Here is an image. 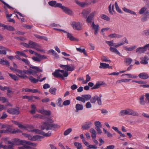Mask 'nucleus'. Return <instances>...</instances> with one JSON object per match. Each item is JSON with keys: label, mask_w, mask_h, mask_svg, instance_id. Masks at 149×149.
Segmentation results:
<instances>
[{"label": "nucleus", "mask_w": 149, "mask_h": 149, "mask_svg": "<svg viewBox=\"0 0 149 149\" xmlns=\"http://www.w3.org/2000/svg\"><path fill=\"white\" fill-rule=\"evenodd\" d=\"M59 66L61 68L66 70L67 71H65L63 70L56 69L54 72L52 73V74L56 78H61L63 80L64 79V77H67L68 76V71L72 72L75 69V67L73 65H70L60 64Z\"/></svg>", "instance_id": "nucleus-1"}, {"label": "nucleus", "mask_w": 149, "mask_h": 149, "mask_svg": "<svg viewBox=\"0 0 149 149\" xmlns=\"http://www.w3.org/2000/svg\"><path fill=\"white\" fill-rule=\"evenodd\" d=\"M47 120H46V122H44L41 126V129L42 130H54L56 128H58L60 127V126L56 124L49 123L47 121Z\"/></svg>", "instance_id": "nucleus-2"}, {"label": "nucleus", "mask_w": 149, "mask_h": 149, "mask_svg": "<svg viewBox=\"0 0 149 149\" xmlns=\"http://www.w3.org/2000/svg\"><path fill=\"white\" fill-rule=\"evenodd\" d=\"M118 115L119 116H122L126 115H132L134 116H139V114L137 112L129 108L121 110Z\"/></svg>", "instance_id": "nucleus-3"}, {"label": "nucleus", "mask_w": 149, "mask_h": 149, "mask_svg": "<svg viewBox=\"0 0 149 149\" xmlns=\"http://www.w3.org/2000/svg\"><path fill=\"white\" fill-rule=\"evenodd\" d=\"M33 117L35 118H37L47 120V121L49 122L53 123L54 121L52 118H49L45 116H43L41 114H36L34 115Z\"/></svg>", "instance_id": "nucleus-4"}, {"label": "nucleus", "mask_w": 149, "mask_h": 149, "mask_svg": "<svg viewBox=\"0 0 149 149\" xmlns=\"http://www.w3.org/2000/svg\"><path fill=\"white\" fill-rule=\"evenodd\" d=\"M32 132H35L36 133L42 135L44 136L49 137L51 136L52 133L51 131H49L47 133H45L44 132L37 129H33L31 131Z\"/></svg>", "instance_id": "nucleus-5"}, {"label": "nucleus", "mask_w": 149, "mask_h": 149, "mask_svg": "<svg viewBox=\"0 0 149 149\" xmlns=\"http://www.w3.org/2000/svg\"><path fill=\"white\" fill-rule=\"evenodd\" d=\"M91 102L92 103H95L97 101L98 104L100 106L102 104V102L101 98L100 97H98L97 95H95L91 99Z\"/></svg>", "instance_id": "nucleus-6"}, {"label": "nucleus", "mask_w": 149, "mask_h": 149, "mask_svg": "<svg viewBox=\"0 0 149 149\" xmlns=\"http://www.w3.org/2000/svg\"><path fill=\"white\" fill-rule=\"evenodd\" d=\"M11 142L13 146L14 145L22 144L23 146L25 145L24 144L26 143V141L23 140H20L18 139H13V141Z\"/></svg>", "instance_id": "nucleus-7"}, {"label": "nucleus", "mask_w": 149, "mask_h": 149, "mask_svg": "<svg viewBox=\"0 0 149 149\" xmlns=\"http://www.w3.org/2000/svg\"><path fill=\"white\" fill-rule=\"evenodd\" d=\"M54 29L58 31H62L64 33H66V36H67L68 38H69L70 40L71 41H73L76 40V39L72 36V35L71 33L67 32L65 31L58 28H54Z\"/></svg>", "instance_id": "nucleus-8"}, {"label": "nucleus", "mask_w": 149, "mask_h": 149, "mask_svg": "<svg viewBox=\"0 0 149 149\" xmlns=\"http://www.w3.org/2000/svg\"><path fill=\"white\" fill-rule=\"evenodd\" d=\"M60 8L62 9L65 13L70 15H73V12L71 9L68 7L62 6V4Z\"/></svg>", "instance_id": "nucleus-9"}, {"label": "nucleus", "mask_w": 149, "mask_h": 149, "mask_svg": "<svg viewBox=\"0 0 149 149\" xmlns=\"http://www.w3.org/2000/svg\"><path fill=\"white\" fill-rule=\"evenodd\" d=\"M71 25L74 29L77 30H80L82 29V27L79 22H73L71 23Z\"/></svg>", "instance_id": "nucleus-10"}, {"label": "nucleus", "mask_w": 149, "mask_h": 149, "mask_svg": "<svg viewBox=\"0 0 149 149\" xmlns=\"http://www.w3.org/2000/svg\"><path fill=\"white\" fill-rule=\"evenodd\" d=\"M91 27L94 30V34L96 35L98 33L100 29V28L99 25L98 24H95L94 23V22L92 23Z\"/></svg>", "instance_id": "nucleus-11"}, {"label": "nucleus", "mask_w": 149, "mask_h": 149, "mask_svg": "<svg viewBox=\"0 0 149 149\" xmlns=\"http://www.w3.org/2000/svg\"><path fill=\"white\" fill-rule=\"evenodd\" d=\"M93 125V123L91 121L86 122L82 126L81 129L84 130H87L90 128Z\"/></svg>", "instance_id": "nucleus-12"}, {"label": "nucleus", "mask_w": 149, "mask_h": 149, "mask_svg": "<svg viewBox=\"0 0 149 149\" xmlns=\"http://www.w3.org/2000/svg\"><path fill=\"white\" fill-rule=\"evenodd\" d=\"M7 111L9 113L12 115H17L19 113V112L18 109L14 108H11L8 109Z\"/></svg>", "instance_id": "nucleus-13"}, {"label": "nucleus", "mask_w": 149, "mask_h": 149, "mask_svg": "<svg viewBox=\"0 0 149 149\" xmlns=\"http://www.w3.org/2000/svg\"><path fill=\"white\" fill-rule=\"evenodd\" d=\"M6 133L16 134L17 132H20L21 130L18 129L13 130V129L7 127L6 129Z\"/></svg>", "instance_id": "nucleus-14"}, {"label": "nucleus", "mask_w": 149, "mask_h": 149, "mask_svg": "<svg viewBox=\"0 0 149 149\" xmlns=\"http://www.w3.org/2000/svg\"><path fill=\"white\" fill-rule=\"evenodd\" d=\"M48 4L49 6L56 8L58 7L60 8L61 5V3H57L55 1H49L48 2Z\"/></svg>", "instance_id": "nucleus-15"}, {"label": "nucleus", "mask_w": 149, "mask_h": 149, "mask_svg": "<svg viewBox=\"0 0 149 149\" xmlns=\"http://www.w3.org/2000/svg\"><path fill=\"white\" fill-rule=\"evenodd\" d=\"M29 43L30 48L35 49L37 47H40V45L32 41L29 40Z\"/></svg>", "instance_id": "nucleus-16"}, {"label": "nucleus", "mask_w": 149, "mask_h": 149, "mask_svg": "<svg viewBox=\"0 0 149 149\" xmlns=\"http://www.w3.org/2000/svg\"><path fill=\"white\" fill-rule=\"evenodd\" d=\"M95 13V11H94L90 14L86 19V21L87 22L90 23L91 22L94 16Z\"/></svg>", "instance_id": "nucleus-17"}, {"label": "nucleus", "mask_w": 149, "mask_h": 149, "mask_svg": "<svg viewBox=\"0 0 149 149\" xmlns=\"http://www.w3.org/2000/svg\"><path fill=\"white\" fill-rule=\"evenodd\" d=\"M75 2L79 6L82 7L87 6L88 5L90 4L91 3V2H89L88 3L83 2H81L77 0H76L75 1Z\"/></svg>", "instance_id": "nucleus-18"}, {"label": "nucleus", "mask_w": 149, "mask_h": 149, "mask_svg": "<svg viewBox=\"0 0 149 149\" xmlns=\"http://www.w3.org/2000/svg\"><path fill=\"white\" fill-rule=\"evenodd\" d=\"M37 111L42 114L45 115L46 116H49L51 114V112L50 111L45 110L43 109H39Z\"/></svg>", "instance_id": "nucleus-19"}, {"label": "nucleus", "mask_w": 149, "mask_h": 149, "mask_svg": "<svg viewBox=\"0 0 149 149\" xmlns=\"http://www.w3.org/2000/svg\"><path fill=\"white\" fill-rule=\"evenodd\" d=\"M15 71L21 74L20 75H17L18 76L21 78L25 79L26 77H28L26 75L23 74V71L22 70L19 69H17Z\"/></svg>", "instance_id": "nucleus-20"}, {"label": "nucleus", "mask_w": 149, "mask_h": 149, "mask_svg": "<svg viewBox=\"0 0 149 149\" xmlns=\"http://www.w3.org/2000/svg\"><path fill=\"white\" fill-rule=\"evenodd\" d=\"M139 77L143 79H148L149 76L148 74L145 72H142L139 74Z\"/></svg>", "instance_id": "nucleus-21"}, {"label": "nucleus", "mask_w": 149, "mask_h": 149, "mask_svg": "<svg viewBox=\"0 0 149 149\" xmlns=\"http://www.w3.org/2000/svg\"><path fill=\"white\" fill-rule=\"evenodd\" d=\"M144 47H140L138 48L136 50V52L139 54L144 53L146 51Z\"/></svg>", "instance_id": "nucleus-22"}, {"label": "nucleus", "mask_w": 149, "mask_h": 149, "mask_svg": "<svg viewBox=\"0 0 149 149\" xmlns=\"http://www.w3.org/2000/svg\"><path fill=\"white\" fill-rule=\"evenodd\" d=\"M29 67L34 70V74H36L39 72H41L42 71V70L40 69L39 67L33 66L32 65H29Z\"/></svg>", "instance_id": "nucleus-23"}, {"label": "nucleus", "mask_w": 149, "mask_h": 149, "mask_svg": "<svg viewBox=\"0 0 149 149\" xmlns=\"http://www.w3.org/2000/svg\"><path fill=\"white\" fill-rule=\"evenodd\" d=\"M99 68H111L112 66H109V65L108 64L100 63Z\"/></svg>", "instance_id": "nucleus-24"}, {"label": "nucleus", "mask_w": 149, "mask_h": 149, "mask_svg": "<svg viewBox=\"0 0 149 149\" xmlns=\"http://www.w3.org/2000/svg\"><path fill=\"white\" fill-rule=\"evenodd\" d=\"M35 55L37 56H33L32 57V59L35 61L38 62H40L41 61L40 58L39 57V54L37 53H35Z\"/></svg>", "instance_id": "nucleus-25"}, {"label": "nucleus", "mask_w": 149, "mask_h": 149, "mask_svg": "<svg viewBox=\"0 0 149 149\" xmlns=\"http://www.w3.org/2000/svg\"><path fill=\"white\" fill-rule=\"evenodd\" d=\"M123 10L126 13H130L131 14L135 15L136 16H137V15L135 12L133 11L130 10L128 9H127L125 7L123 8Z\"/></svg>", "instance_id": "nucleus-26"}, {"label": "nucleus", "mask_w": 149, "mask_h": 149, "mask_svg": "<svg viewBox=\"0 0 149 149\" xmlns=\"http://www.w3.org/2000/svg\"><path fill=\"white\" fill-rule=\"evenodd\" d=\"M8 143L10 145L9 146L2 145V148L6 149H11L13 148V145L11 141H8Z\"/></svg>", "instance_id": "nucleus-27"}, {"label": "nucleus", "mask_w": 149, "mask_h": 149, "mask_svg": "<svg viewBox=\"0 0 149 149\" xmlns=\"http://www.w3.org/2000/svg\"><path fill=\"white\" fill-rule=\"evenodd\" d=\"M141 61H140V63L143 64H146L148 63V61L149 60L148 56H145L144 58H143L142 59L141 58Z\"/></svg>", "instance_id": "nucleus-28"}, {"label": "nucleus", "mask_w": 149, "mask_h": 149, "mask_svg": "<svg viewBox=\"0 0 149 149\" xmlns=\"http://www.w3.org/2000/svg\"><path fill=\"white\" fill-rule=\"evenodd\" d=\"M91 12V9H88L84 10L82 12V14L83 16L85 17H86L87 15Z\"/></svg>", "instance_id": "nucleus-29"}, {"label": "nucleus", "mask_w": 149, "mask_h": 149, "mask_svg": "<svg viewBox=\"0 0 149 149\" xmlns=\"http://www.w3.org/2000/svg\"><path fill=\"white\" fill-rule=\"evenodd\" d=\"M132 59L130 58H125L124 60V63L127 65H130L132 63Z\"/></svg>", "instance_id": "nucleus-30"}, {"label": "nucleus", "mask_w": 149, "mask_h": 149, "mask_svg": "<svg viewBox=\"0 0 149 149\" xmlns=\"http://www.w3.org/2000/svg\"><path fill=\"white\" fill-rule=\"evenodd\" d=\"M123 36L121 35L117 34L116 33L111 34L109 36V37L111 38H120Z\"/></svg>", "instance_id": "nucleus-31"}, {"label": "nucleus", "mask_w": 149, "mask_h": 149, "mask_svg": "<svg viewBox=\"0 0 149 149\" xmlns=\"http://www.w3.org/2000/svg\"><path fill=\"white\" fill-rule=\"evenodd\" d=\"M0 64L3 65H6L8 66H10V63L8 61L6 60H4L0 58Z\"/></svg>", "instance_id": "nucleus-32"}, {"label": "nucleus", "mask_w": 149, "mask_h": 149, "mask_svg": "<svg viewBox=\"0 0 149 149\" xmlns=\"http://www.w3.org/2000/svg\"><path fill=\"white\" fill-rule=\"evenodd\" d=\"M139 103L141 105H144L145 104L144 101V95H143L139 97Z\"/></svg>", "instance_id": "nucleus-33"}, {"label": "nucleus", "mask_w": 149, "mask_h": 149, "mask_svg": "<svg viewBox=\"0 0 149 149\" xmlns=\"http://www.w3.org/2000/svg\"><path fill=\"white\" fill-rule=\"evenodd\" d=\"M31 82L33 83H36L38 82L39 80L34 78L33 76H31L28 77Z\"/></svg>", "instance_id": "nucleus-34"}, {"label": "nucleus", "mask_w": 149, "mask_h": 149, "mask_svg": "<svg viewBox=\"0 0 149 149\" xmlns=\"http://www.w3.org/2000/svg\"><path fill=\"white\" fill-rule=\"evenodd\" d=\"M75 108L76 111L78 112L79 111L83 109V106L82 104H77L76 105Z\"/></svg>", "instance_id": "nucleus-35"}, {"label": "nucleus", "mask_w": 149, "mask_h": 149, "mask_svg": "<svg viewBox=\"0 0 149 149\" xmlns=\"http://www.w3.org/2000/svg\"><path fill=\"white\" fill-rule=\"evenodd\" d=\"M114 4H113L111 5V4L109 6V13L111 15H113V13L112 12H114Z\"/></svg>", "instance_id": "nucleus-36"}, {"label": "nucleus", "mask_w": 149, "mask_h": 149, "mask_svg": "<svg viewBox=\"0 0 149 149\" xmlns=\"http://www.w3.org/2000/svg\"><path fill=\"white\" fill-rule=\"evenodd\" d=\"M109 49L111 52L120 56V53L116 48L112 47H110Z\"/></svg>", "instance_id": "nucleus-37"}, {"label": "nucleus", "mask_w": 149, "mask_h": 149, "mask_svg": "<svg viewBox=\"0 0 149 149\" xmlns=\"http://www.w3.org/2000/svg\"><path fill=\"white\" fill-rule=\"evenodd\" d=\"M100 17L102 19L107 21H109L110 18L108 16L105 14H102L100 15Z\"/></svg>", "instance_id": "nucleus-38"}, {"label": "nucleus", "mask_w": 149, "mask_h": 149, "mask_svg": "<svg viewBox=\"0 0 149 149\" xmlns=\"http://www.w3.org/2000/svg\"><path fill=\"white\" fill-rule=\"evenodd\" d=\"M90 132L92 134L91 136L93 139H95L96 137V132L95 130L91 128L90 130Z\"/></svg>", "instance_id": "nucleus-39"}, {"label": "nucleus", "mask_w": 149, "mask_h": 149, "mask_svg": "<svg viewBox=\"0 0 149 149\" xmlns=\"http://www.w3.org/2000/svg\"><path fill=\"white\" fill-rule=\"evenodd\" d=\"M101 59L103 61L107 62L108 63H110L111 61L107 56H103L101 57Z\"/></svg>", "instance_id": "nucleus-40"}, {"label": "nucleus", "mask_w": 149, "mask_h": 149, "mask_svg": "<svg viewBox=\"0 0 149 149\" xmlns=\"http://www.w3.org/2000/svg\"><path fill=\"white\" fill-rule=\"evenodd\" d=\"M82 96L84 99L85 102V101H88L91 98V96L90 95H83Z\"/></svg>", "instance_id": "nucleus-41"}, {"label": "nucleus", "mask_w": 149, "mask_h": 149, "mask_svg": "<svg viewBox=\"0 0 149 149\" xmlns=\"http://www.w3.org/2000/svg\"><path fill=\"white\" fill-rule=\"evenodd\" d=\"M115 6L116 9V11L119 13H122L123 12L120 8L118 6V3L117 2H115Z\"/></svg>", "instance_id": "nucleus-42"}, {"label": "nucleus", "mask_w": 149, "mask_h": 149, "mask_svg": "<svg viewBox=\"0 0 149 149\" xmlns=\"http://www.w3.org/2000/svg\"><path fill=\"white\" fill-rule=\"evenodd\" d=\"M8 74L15 81H17L18 80V77L15 75L12 74L10 73H8Z\"/></svg>", "instance_id": "nucleus-43"}, {"label": "nucleus", "mask_w": 149, "mask_h": 149, "mask_svg": "<svg viewBox=\"0 0 149 149\" xmlns=\"http://www.w3.org/2000/svg\"><path fill=\"white\" fill-rule=\"evenodd\" d=\"M56 88H51L49 90V92L53 95H56Z\"/></svg>", "instance_id": "nucleus-44"}, {"label": "nucleus", "mask_w": 149, "mask_h": 149, "mask_svg": "<svg viewBox=\"0 0 149 149\" xmlns=\"http://www.w3.org/2000/svg\"><path fill=\"white\" fill-rule=\"evenodd\" d=\"M74 145L77 149H81L82 148L81 144L79 142H74Z\"/></svg>", "instance_id": "nucleus-45"}, {"label": "nucleus", "mask_w": 149, "mask_h": 149, "mask_svg": "<svg viewBox=\"0 0 149 149\" xmlns=\"http://www.w3.org/2000/svg\"><path fill=\"white\" fill-rule=\"evenodd\" d=\"M86 76V80H84L82 81V83L84 84H86L89 81H90L91 79V77L89 76V74H87Z\"/></svg>", "instance_id": "nucleus-46"}, {"label": "nucleus", "mask_w": 149, "mask_h": 149, "mask_svg": "<svg viewBox=\"0 0 149 149\" xmlns=\"http://www.w3.org/2000/svg\"><path fill=\"white\" fill-rule=\"evenodd\" d=\"M43 136H41L40 135H36L34 136V138L35 141L37 140L38 141H40L41 140V139L43 138Z\"/></svg>", "instance_id": "nucleus-47"}, {"label": "nucleus", "mask_w": 149, "mask_h": 149, "mask_svg": "<svg viewBox=\"0 0 149 149\" xmlns=\"http://www.w3.org/2000/svg\"><path fill=\"white\" fill-rule=\"evenodd\" d=\"M131 80L130 79H122L117 81L116 83H119L121 82H127Z\"/></svg>", "instance_id": "nucleus-48"}, {"label": "nucleus", "mask_w": 149, "mask_h": 149, "mask_svg": "<svg viewBox=\"0 0 149 149\" xmlns=\"http://www.w3.org/2000/svg\"><path fill=\"white\" fill-rule=\"evenodd\" d=\"M95 129L99 127H102V125L101 123L99 121H95Z\"/></svg>", "instance_id": "nucleus-49"}, {"label": "nucleus", "mask_w": 149, "mask_h": 149, "mask_svg": "<svg viewBox=\"0 0 149 149\" xmlns=\"http://www.w3.org/2000/svg\"><path fill=\"white\" fill-rule=\"evenodd\" d=\"M76 49L77 51L81 53H83L84 54L86 55V50L85 49H81L80 48H77Z\"/></svg>", "instance_id": "nucleus-50"}, {"label": "nucleus", "mask_w": 149, "mask_h": 149, "mask_svg": "<svg viewBox=\"0 0 149 149\" xmlns=\"http://www.w3.org/2000/svg\"><path fill=\"white\" fill-rule=\"evenodd\" d=\"M97 147L95 145H90L87 146V149H97Z\"/></svg>", "instance_id": "nucleus-51"}, {"label": "nucleus", "mask_w": 149, "mask_h": 149, "mask_svg": "<svg viewBox=\"0 0 149 149\" xmlns=\"http://www.w3.org/2000/svg\"><path fill=\"white\" fill-rule=\"evenodd\" d=\"M136 47V46L134 45L133 46L130 47H126L125 49V50L128 51H132L135 49Z\"/></svg>", "instance_id": "nucleus-52"}, {"label": "nucleus", "mask_w": 149, "mask_h": 149, "mask_svg": "<svg viewBox=\"0 0 149 149\" xmlns=\"http://www.w3.org/2000/svg\"><path fill=\"white\" fill-rule=\"evenodd\" d=\"M21 60L24 62L25 64L29 65H29H31L30 64V62L27 59H26L24 58H21Z\"/></svg>", "instance_id": "nucleus-53"}, {"label": "nucleus", "mask_w": 149, "mask_h": 149, "mask_svg": "<svg viewBox=\"0 0 149 149\" xmlns=\"http://www.w3.org/2000/svg\"><path fill=\"white\" fill-rule=\"evenodd\" d=\"M148 13V12H146L145 14V15H146V16L143 17H142L141 18V20L142 22H145L147 20V17H147V16Z\"/></svg>", "instance_id": "nucleus-54"}, {"label": "nucleus", "mask_w": 149, "mask_h": 149, "mask_svg": "<svg viewBox=\"0 0 149 149\" xmlns=\"http://www.w3.org/2000/svg\"><path fill=\"white\" fill-rule=\"evenodd\" d=\"M72 131L71 128H70L66 130L64 133V135L65 136L68 135Z\"/></svg>", "instance_id": "nucleus-55"}, {"label": "nucleus", "mask_w": 149, "mask_h": 149, "mask_svg": "<svg viewBox=\"0 0 149 149\" xmlns=\"http://www.w3.org/2000/svg\"><path fill=\"white\" fill-rule=\"evenodd\" d=\"M103 130L104 133L107 134L108 137H111L112 136V135L106 130L104 128L103 129Z\"/></svg>", "instance_id": "nucleus-56"}, {"label": "nucleus", "mask_w": 149, "mask_h": 149, "mask_svg": "<svg viewBox=\"0 0 149 149\" xmlns=\"http://www.w3.org/2000/svg\"><path fill=\"white\" fill-rule=\"evenodd\" d=\"M125 75H127L129 76L128 77L129 78H137L138 77L137 76H135L134 75H131V74H122L121 75V77H122L123 76H124Z\"/></svg>", "instance_id": "nucleus-57"}, {"label": "nucleus", "mask_w": 149, "mask_h": 149, "mask_svg": "<svg viewBox=\"0 0 149 149\" xmlns=\"http://www.w3.org/2000/svg\"><path fill=\"white\" fill-rule=\"evenodd\" d=\"M113 40L106 41V43L110 46H114V44L113 43Z\"/></svg>", "instance_id": "nucleus-58"}, {"label": "nucleus", "mask_w": 149, "mask_h": 149, "mask_svg": "<svg viewBox=\"0 0 149 149\" xmlns=\"http://www.w3.org/2000/svg\"><path fill=\"white\" fill-rule=\"evenodd\" d=\"M147 8L145 7L142 8L139 11V13L140 14H143L146 10Z\"/></svg>", "instance_id": "nucleus-59"}, {"label": "nucleus", "mask_w": 149, "mask_h": 149, "mask_svg": "<svg viewBox=\"0 0 149 149\" xmlns=\"http://www.w3.org/2000/svg\"><path fill=\"white\" fill-rule=\"evenodd\" d=\"M70 100H68L65 101L63 103V105L68 106L70 104Z\"/></svg>", "instance_id": "nucleus-60"}, {"label": "nucleus", "mask_w": 149, "mask_h": 149, "mask_svg": "<svg viewBox=\"0 0 149 149\" xmlns=\"http://www.w3.org/2000/svg\"><path fill=\"white\" fill-rule=\"evenodd\" d=\"M76 99L79 101H81L83 103H85L84 99V98L83 97H81L80 96L77 97L76 98Z\"/></svg>", "instance_id": "nucleus-61"}, {"label": "nucleus", "mask_w": 149, "mask_h": 149, "mask_svg": "<svg viewBox=\"0 0 149 149\" xmlns=\"http://www.w3.org/2000/svg\"><path fill=\"white\" fill-rule=\"evenodd\" d=\"M62 99L61 98H59L57 100V105L59 107H62L63 105L61 104Z\"/></svg>", "instance_id": "nucleus-62"}, {"label": "nucleus", "mask_w": 149, "mask_h": 149, "mask_svg": "<svg viewBox=\"0 0 149 149\" xmlns=\"http://www.w3.org/2000/svg\"><path fill=\"white\" fill-rule=\"evenodd\" d=\"M16 54H20L22 56L25 57H27L26 55L23 52H20L19 51H17L16 52Z\"/></svg>", "instance_id": "nucleus-63"}, {"label": "nucleus", "mask_w": 149, "mask_h": 149, "mask_svg": "<svg viewBox=\"0 0 149 149\" xmlns=\"http://www.w3.org/2000/svg\"><path fill=\"white\" fill-rule=\"evenodd\" d=\"M101 85V84L99 83H96L94 86L91 88V89H94L99 88Z\"/></svg>", "instance_id": "nucleus-64"}]
</instances>
